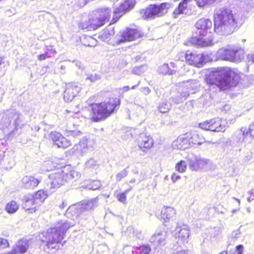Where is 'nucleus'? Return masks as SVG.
Listing matches in <instances>:
<instances>
[{
  "label": "nucleus",
  "mask_w": 254,
  "mask_h": 254,
  "mask_svg": "<svg viewBox=\"0 0 254 254\" xmlns=\"http://www.w3.org/2000/svg\"><path fill=\"white\" fill-rule=\"evenodd\" d=\"M199 127L204 130H208L215 132H223L226 128L225 125V122L222 121L219 118H214L200 123Z\"/></svg>",
  "instance_id": "nucleus-10"
},
{
  "label": "nucleus",
  "mask_w": 254,
  "mask_h": 254,
  "mask_svg": "<svg viewBox=\"0 0 254 254\" xmlns=\"http://www.w3.org/2000/svg\"><path fill=\"white\" fill-rule=\"evenodd\" d=\"M198 164V171L208 170L213 168L211 161L208 159L200 157Z\"/></svg>",
  "instance_id": "nucleus-30"
},
{
  "label": "nucleus",
  "mask_w": 254,
  "mask_h": 254,
  "mask_svg": "<svg viewBox=\"0 0 254 254\" xmlns=\"http://www.w3.org/2000/svg\"><path fill=\"white\" fill-rule=\"evenodd\" d=\"M17 251L16 250V249H14V247H12V250L10 252L6 253L5 254H17Z\"/></svg>",
  "instance_id": "nucleus-62"
},
{
  "label": "nucleus",
  "mask_w": 254,
  "mask_h": 254,
  "mask_svg": "<svg viewBox=\"0 0 254 254\" xmlns=\"http://www.w3.org/2000/svg\"><path fill=\"white\" fill-rule=\"evenodd\" d=\"M0 123L5 127L12 125L15 129L21 128L25 124L22 114L14 109L7 110L3 113Z\"/></svg>",
  "instance_id": "nucleus-8"
},
{
  "label": "nucleus",
  "mask_w": 254,
  "mask_h": 254,
  "mask_svg": "<svg viewBox=\"0 0 254 254\" xmlns=\"http://www.w3.org/2000/svg\"><path fill=\"white\" fill-rule=\"evenodd\" d=\"M237 254H243V245H240L236 247Z\"/></svg>",
  "instance_id": "nucleus-54"
},
{
  "label": "nucleus",
  "mask_w": 254,
  "mask_h": 254,
  "mask_svg": "<svg viewBox=\"0 0 254 254\" xmlns=\"http://www.w3.org/2000/svg\"><path fill=\"white\" fill-rule=\"evenodd\" d=\"M157 108L160 113L164 114L170 111L171 108V104L169 102L165 101L160 103Z\"/></svg>",
  "instance_id": "nucleus-36"
},
{
  "label": "nucleus",
  "mask_w": 254,
  "mask_h": 254,
  "mask_svg": "<svg viewBox=\"0 0 254 254\" xmlns=\"http://www.w3.org/2000/svg\"><path fill=\"white\" fill-rule=\"evenodd\" d=\"M23 200L24 202L23 204V207L26 211H29L30 213H33L36 211V205H38V204L36 203V201L33 199V195H28L25 196Z\"/></svg>",
  "instance_id": "nucleus-23"
},
{
  "label": "nucleus",
  "mask_w": 254,
  "mask_h": 254,
  "mask_svg": "<svg viewBox=\"0 0 254 254\" xmlns=\"http://www.w3.org/2000/svg\"><path fill=\"white\" fill-rule=\"evenodd\" d=\"M120 105V100L118 98L110 99L108 102L100 103H89L88 110L90 112V118L94 122L105 120Z\"/></svg>",
  "instance_id": "nucleus-3"
},
{
  "label": "nucleus",
  "mask_w": 254,
  "mask_h": 254,
  "mask_svg": "<svg viewBox=\"0 0 254 254\" xmlns=\"http://www.w3.org/2000/svg\"><path fill=\"white\" fill-rule=\"evenodd\" d=\"M247 127H243L236 130L228 140V143L234 147H238L248 138Z\"/></svg>",
  "instance_id": "nucleus-11"
},
{
  "label": "nucleus",
  "mask_w": 254,
  "mask_h": 254,
  "mask_svg": "<svg viewBox=\"0 0 254 254\" xmlns=\"http://www.w3.org/2000/svg\"><path fill=\"white\" fill-rule=\"evenodd\" d=\"M217 59L228 61L232 62H240L244 58V51L239 47H233L229 48H220L216 54Z\"/></svg>",
  "instance_id": "nucleus-7"
},
{
  "label": "nucleus",
  "mask_w": 254,
  "mask_h": 254,
  "mask_svg": "<svg viewBox=\"0 0 254 254\" xmlns=\"http://www.w3.org/2000/svg\"><path fill=\"white\" fill-rule=\"evenodd\" d=\"M52 57V55L49 54L48 52L45 54H41L38 56V59L40 61L45 60L47 58Z\"/></svg>",
  "instance_id": "nucleus-52"
},
{
  "label": "nucleus",
  "mask_w": 254,
  "mask_h": 254,
  "mask_svg": "<svg viewBox=\"0 0 254 254\" xmlns=\"http://www.w3.org/2000/svg\"><path fill=\"white\" fill-rule=\"evenodd\" d=\"M98 166L97 161L93 158H90L85 163V167L88 169H96Z\"/></svg>",
  "instance_id": "nucleus-44"
},
{
  "label": "nucleus",
  "mask_w": 254,
  "mask_h": 254,
  "mask_svg": "<svg viewBox=\"0 0 254 254\" xmlns=\"http://www.w3.org/2000/svg\"><path fill=\"white\" fill-rule=\"evenodd\" d=\"M90 20L93 30L103 26L105 23V22L100 19V18L96 16L95 14L93 18L90 19Z\"/></svg>",
  "instance_id": "nucleus-35"
},
{
  "label": "nucleus",
  "mask_w": 254,
  "mask_h": 254,
  "mask_svg": "<svg viewBox=\"0 0 254 254\" xmlns=\"http://www.w3.org/2000/svg\"><path fill=\"white\" fill-rule=\"evenodd\" d=\"M186 60L190 64L199 66L204 63L203 57L202 54H193L190 51H188L185 54Z\"/></svg>",
  "instance_id": "nucleus-22"
},
{
  "label": "nucleus",
  "mask_w": 254,
  "mask_h": 254,
  "mask_svg": "<svg viewBox=\"0 0 254 254\" xmlns=\"http://www.w3.org/2000/svg\"><path fill=\"white\" fill-rule=\"evenodd\" d=\"M143 68H144L143 66H141L140 67H135L133 68L132 72L136 75H140L143 72L142 70Z\"/></svg>",
  "instance_id": "nucleus-51"
},
{
  "label": "nucleus",
  "mask_w": 254,
  "mask_h": 254,
  "mask_svg": "<svg viewBox=\"0 0 254 254\" xmlns=\"http://www.w3.org/2000/svg\"><path fill=\"white\" fill-rule=\"evenodd\" d=\"M172 181L175 182H176V181H177L178 180H179L180 178V176L178 175L177 174H175V173H174L172 175Z\"/></svg>",
  "instance_id": "nucleus-57"
},
{
  "label": "nucleus",
  "mask_w": 254,
  "mask_h": 254,
  "mask_svg": "<svg viewBox=\"0 0 254 254\" xmlns=\"http://www.w3.org/2000/svg\"><path fill=\"white\" fill-rule=\"evenodd\" d=\"M76 149L81 155H85L90 153L93 150V145L91 141L87 138H83L75 146Z\"/></svg>",
  "instance_id": "nucleus-18"
},
{
  "label": "nucleus",
  "mask_w": 254,
  "mask_h": 254,
  "mask_svg": "<svg viewBox=\"0 0 254 254\" xmlns=\"http://www.w3.org/2000/svg\"><path fill=\"white\" fill-rule=\"evenodd\" d=\"M240 79L239 74L228 67H221L211 71L206 75V82L210 86H216L226 90L237 85Z\"/></svg>",
  "instance_id": "nucleus-2"
},
{
  "label": "nucleus",
  "mask_w": 254,
  "mask_h": 254,
  "mask_svg": "<svg viewBox=\"0 0 254 254\" xmlns=\"http://www.w3.org/2000/svg\"><path fill=\"white\" fill-rule=\"evenodd\" d=\"M248 131V137H254V123L250 125L249 128L247 127Z\"/></svg>",
  "instance_id": "nucleus-46"
},
{
  "label": "nucleus",
  "mask_w": 254,
  "mask_h": 254,
  "mask_svg": "<svg viewBox=\"0 0 254 254\" xmlns=\"http://www.w3.org/2000/svg\"><path fill=\"white\" fill-rule=\"evenodd\" d=\"M41 181L33 176H25L21 180V186L23 188L33 190L36 188Z\"/></svg>",
  "instance_id": "nucleus-19"
},
{
  "label": "nucleus",
  "mask_w": 254,
  "mask_h": 254,
  "mask_svg": "<svg viewBox=\"0 0 254 254\" xmlns=\"http://www.w3.org/2000/svg\"><path fill=\"white\" fill-rule=\"evenodd\" d=\"M86 79V80H89L91 82H95L100 79V76L98 74L95 73L94 74L88 75Z\"/></svg>",
  "instance_id": "nucleus-47"
},
{
  "label": "nucleus",
  "mask_w": 254,
  "mask_h": 254,
  "mask_svg": "<svg viewBox=\"0 0 254 254\" xmlns=\"http://www.w3.org/2000/svg\"><path fill=\"white\" fill-rule=\"evenodd\" d=\"M140 83V81H138V82H137V84L136 85H133L131 88H130V89H135L138 86V85H139Z\"/></svg>",
  "instance_id": "nucleus-64"
},
{
  "label": "nucleus",
  "mask_w": 254,
  "mask_h": 254,
  "mask_svg": "<svg viewBox=\"0 0 254 254\" xmlns=\"http://www.w3.org/2000/svg\"><path fill=\"white\" fill-rule=\"evenodd\" d=\"M101 186L102 185L100 181L94 180L88 184L86 186V188L89 190H96L99 189Z\"/></svg>",
  "instance_id": "nucleus-41"
},
{
  "label": "nucleus",
  "mask_w": 254,
  "mask_h": 254,
  "mask_svg": "<svg viewBox=\"0 0 254 254\" xmlns=\"http://www.w3.org/2000/svg\"><path fill=\"white\" fill-rule=\"evenodd\" d=\"M176 210L173 207L170 206H164L161 210V218L165 222L169 221L175 217Z\"/></svg>",
  "instance_id": "nucleus-26"
},
{
  "label": "nucleus",
  "mask_w": 254,
  "mask_h": 254,
  "mask_svg": "<svg viewBox=\"0 0 254 254\" xmlns=\"http://www.w3.org/2000/svg\"><path fill=\"white\" fill-rule=\"evenodd\" d=\"M212 23L209 19L201 18L195 24L197 31L196 35L192 37L190 42L200 47H206L213 44L210 32Z\"/></svg>",
  "instance_id": "nucleus-5"
},
{
  "label": "nucleus",
  "mask_w": 254,
  "mask_h": 254,
  "mask_svg": "<svg viewBox=\"0 0 254 254\" xmlns=\"http://www.w3.org/2000/svg\"><path fill=\"white\" fill-rule=\"evenodd\" d=\"M190 137L189 140L190 144L192 145H201L205 141V138L201 135L196 132H193L191 134H189Z\"/></svg>",
  "instance_id": "nucleus-29"
},
{
  "label": "nucleus",
  "mask_w": 254,
  "mask_h": 254,
  "mask_svg": "<svg viewBox=\"0 0 254 254\" xmlns=\"http://www.w3.org/2000/svg\"><path fill=\"white\" fill-rule=\"evenodd\" d=\"M142 36V34L139 30L136 29L127 28L121 34V38L117 40L116 44L119 45L125 42L133 41Z\"/></svg>",
  "instance_id": "nucleus-13"
},
{
  "label": "nucleus",
  "mask_w": 254,
  "mask_h": 254,
  "mask_svg": "<svg viewBox=\"0 0 254 254\" xmlns=\"http://www.w3.org/2000/svg\"><path fill=\"white\" fill-rule=\"evenodd\" d=\"M79 174L74 170H69L68 168L64 167L63 169L51 174L49 176L50 184H47L49 192L52 193L68 181L76 179Z\"/></svg>",
  "instance_id": "nucleus-6"
},
{
  "label": "nucleus",
  "mask_w": 254,
  "mask_h": 254,
  "mask_svg": "<svg viewBox=\"0 0 254 254\" xmlns=\"http://www.w3.org/2000/svg\"><path fill=\"white\" fill-rule=\"evenodd\" d=\"M76 212H77V210H76V208L75 207H69L67 209V210H66V215L67 216V217H69L70 214H72V213H75V216L76 217L78 215V214L76 213Z\"/></svg>",
  "instance_id": "nucleus-48"
},
{
  "label": "nucleus",
  "mask_w": 254,
  "mask_h": 254,
  "mask_svg": "<svg viewBox=\"0 0 254 254\" xmlns=\"http://www.w3.org/2000/svg\"><path fill=\"white\" fill-rule=\"evenodd\" d=\"M115 34L114 29L112 27H109L103 31L102 37L105 38H108L110 36L113 35Z\"/></svg>",
  "instance_id": "nucleus-45"
},
{
  "label": "nucleus",
  "mask_w": 254,
  "mask_h": 254,
  "mask_svg": "<svg viewBox=\"0 0 254 254\" xmlns=\"http://www.w3.org/2000/svg\"><path fill=\"white\" fill-rule=\"evenodd\" d=\"M167 233L166 231H160L154 234L150 238V242L160 246H164L166 244Z\"/></svg>",
  "instance_id": "nucleus-24"
},
{
  "label": "nucleus",
  "mask_w": 254,
  "mask_h": 254,
  "mask_svg": "<svg viewBox=\"0 0 254 254\" xmlns=\"http://www.w3.org/2000/svg\"><path fill=\"white\" fill-rule=\"evenodd\" d=\"M98 198L97 197L91 198L83 201L80 205L81 211L91 210L98 206Z\"/></svg>",
  "instance_id": "nucleus-27"
},
{
  "label": "nucleus",
  "mask_w": 254,
  "mask_h": 254,
  "mask_svg": "<svg viewBox=\"0 0 254 254\" xmlns=\"http://www.w3.org/2000/svg\"><path fill=\"white\" fill-rule=\"evenodd\" d=\"M4 67V58L0 57V69H1Z\"/></svg>",
  "instance_id": "nucleus-60"
},
{
  "label": "nucleus",
  "mask_w": 254,
  "mask_h": 254,
  "mask_svg": "<svg viewBox=\"0 0 254 254\" xmlns=\"http://www.w3.org/2000/svg\"><path fill=\"white\" fill-rule=\"evenodd\" d=\"M214 31L218 35H228L244 22L241 11L222 7L217 8L214 13Z\"/></svg>",
  "instance_id": "nucleus-1"
},
{
  "label": "nucleus",
  "mask_w": 254,
  "mask_h": 254,
  "mask_svg": "<svg viewBox=\"0 0 254 254\" xmlns=\"http://www.w3.org/2000/svg\"><path fill=\"white\" fill-rule=\"evenodd\" d=\"M190 135L187 133L184 135L179 136L174 140L172 143V147L174 149L185 150L189 148L190 144L189 140Z\"/></svg>",
  "instance_id": "nucleus-20"
},
{
  "label": "nucleus",
  "mask_w": 254,
  "mask_h": 254,
  "mask_svg": "<svg viewBox=\"0 0 254 254\" xmlns=\"http://www.w3.org/2000/svg\"><path fill=\"white\" fill-rule=\"evenodd\" d=\"M174 254H190V253L189 250H181L178 251Z\"/></svg>",
  "instance_id": "nucleus-56"
},
{
  "label": "nucleus",
  "mask_w": 254,
  "mask_h": 254,
  "mask_svg": "<svg viewBox=\"0 0 254 254\" xmlns=\"http://www.w3.org/2000/svg\"><path fill=\"white\" fill-rule=\"evenodd\" d=\"M78 27L79 29L83 30L84 31L93 30L90 19L88 21H84L80 22L78 24Z\"/></svg>",
  "instance_id": "nucleus-39"
},
{
  "label": "nucleus",
  "mask_w": 254,
  "mask_h": 254,
  "mask_svg": "<svg viewBox=\"0 0 254 254\" xmlns=\"http://www.w3.org/2000/svg\"><path fill=\"white\" fill-rule=\"evenodd\" d=\"M171 5L169 3H162L160 5L151 4L142 10V17L145 19H148L161 16L167 12Z\"/></svg>",
  "instance_id": "nucleus-9"
},
{
  "label": "nucleus",
  "mask_w": 254,
  "mask_h": 254,
  "mask_svg": "<svg viewBox=\"0 0 254 254\" xmlns=\"http://www.w3.org/2000/svg\"><path fill=\"white\" fill-rule=\"evenodd\" d=\"M130 89V88L128 86H125L123 87L121 90H122L123 92H127Z\"/></svg>",
  "instance_id": "nucleus-63"
},
{
  "label": "nucleus",
  "mask_w": 254,
  "mask_h": 254,
  "mask_svg": "<svg viewBox=\"0 0 254 254\" xmlns=\"http://www.w3.org/2000/svg\"><path fill=\"white\" fill-rule=\"evenodd\" d=\"M74 62L75 63L76 66L78 67L79 68L83 69V67L81 62L78 61L77 60H75L74 61Z\"/></svg>",
  "instance_id": "nucleus-58"
},
{
  "label": "nucleus",
  "mask_w": 254,
  "mask_h": 254,
  "mask_svg": "<svg viewBox=\"0 0 254 254\" xmlns=\"http://www.w3.org/2000/svg\"><path fill=\"white\" fill-rule=\"evenodd\" d=\"M247 59L249 62H252L253 63H254V54H249L247 57Z\"/></svg>",
  "instance_id": "nucleus-59"
},
{
  "label": "nucleus",
  "mask_w": 254,
  "mask_h": 254,
  "mask_svg": "<svg viewBox=\"0 0 254 254\" xmlns=\"http://www.w3.org/2000/svg\"><path fill=\"white\" fill-rule=\"evenodd\" d=\"M187 169V163L184 160H181L176 165V169L180 173L186 171Z\"/></svg>",
  "instance_id": "nucleus-43"
},
{
  "label": "nucleus",
  "mask_w": 254,
  "mask_h": 254,
  "mask_svg": "<svg viewBox=\"0 0 254 254\" xmlns=\"http://www.w3.org/2000/svg\"><path fill=\"white\" fill-rule=\"evenodd\" d=\"M136 249L138 250L139 254H149L151 251V248L148 244L142 245L139 247H136Z\"/></svg>",
  "instance_id": "nucleus-40"
},
{
  "label": "nucleus",
  "mask_w": 254,
  "mask_h": 254,
  "mask_svg": "<svg viewBox=\"0 0 254 254\" xmlns=\"http://www.w3.org/2000/svg\"><path fill=\"white\" fill-rule=\"evenodd\" d=\"M9 244L6 239L0 238V249H4L8 247Z\"/></svg>",
  "instance_id": "nucleus-49"
},
{
  "label": "nucleus",
  "mask_w": 254,
  "mask_h": 254,
  "mask_svg": "<svg viewBox=\"0 0 254 254\" xmlns=\"http://www.w3.org/2000/svg\"><path fill=\"white\" fill-rule=\"evenodd\" d=\"M158 71L159 73L163 74L172 75L176 73L175 70L170 69L168 64H163L160 66L158 68Z\"/></svg>",
  "instance_id": "nucleus-38"
},
{
  "label": "nucleus",
  "mask_w": 254,
  "mask_h": 254,
  "mask_svg": "<svg viewBox=\"0 0 254 254\" xmlns=\"http://www.w3.org/2000/svg\"><path fill=\"white\" fill-rule=\"evenodd\" d=\"M80 41L83 45L91 47L96 46L97 44V41L95 38L85 35L80 37Z\"/></svg>",
  "instance_id": "nucleus-32"
},
{
  "label": "nucleus",
  "mask_w": 254,
  "mask_h": 254,
  "mask_svg": "<svg viewBox=\"0 0 254 254\" xmlns=\"http://www.w3.org/2000/svg\"><path fill=\"white\" fill-rule=\"evenodd\" d=\"M80 90L81 87L77 83H69L67 84L64 94V100L67 102L71 101Z\"/></svg>",
  "instance_id": "nucleus-15"
},
{
  "label": "nucleus",
  "mask_w": 254,
  "mask_h": 254,
  "mask_svg": "<svg viewBox=\"0 0 254 254\" xmlns=\"http://www.w3.org/2000/svg\"><path fill=\"white\" fill-rule=\"evenodd\" d=\"M141 92L145 95H148L150 92V90L148 87H145L141 88Z\"/></svg>",
  "instance_id": "nucleus-55"
},
{
  "label": "nucleus",
  "mask_w": 254,
  "mask_h": 254,
  "mask_svg": "<svg viewBox=\"0 0 254 254\" xmlns=\"http://www.w3.org/2000/svg\"><path fill=\"white\" fill-rule=\"evenodd\" d=\"M47 52L49 53V54L52 56L54 55L56 53L55 50H54L53 48V46L51 45L47 46Z\"/></svg>",
  "instance_id": "nucleus-53"
},
{
  "label": "nucleus",
  "mask_w": 254,
  "mask_h": 254,
  "mask_svg": "<svg viewBox=\"0 0 254 254\" xmlns=\"http://www.w3.org/2000/svg\"><path fill=\"white\" fill-rule=\"evenodd\" d=\"M200 157L192 153H189L186 157L189 168L191 171H198V162Z\"/></svg>",
  "instance_id": "nucleus-25"
},
{
  "label": "nucleus",
  "mask_w": 254,
  "mask_h": 254,
  "mask_svg": "<svg viewBox=\"0 0 254 254\" xmlns=\"http://www.w3.org/2000/svg\"><path fill=\"white\" fill-rule=\"evenodd\" d=\"M190 235V229L187 225L177 224L174 236L183 242L187 241Z\"/></svg>",
  "instance_id": "nucleus-21"
},
{
  "label": "nucleus",
  "mask_w": 254,
  "mask_h": 254,
  "mask_svg": "<svg viewBox=\"0 0 254 254\" xmlns=\"http://www.w3.org/2000/svg\"><path fill=\"white\" fill-rule=\"evenodd\" d=\"M128 168V167H127L126 168L123 169L117 174L116 178L117 182H120L122 179L125 178L127 176L128 174V171H127Z\"/></svg>",
  "instance_id": "nucleus-42"
},
{
  "label": "nucleus",
  "mask_w": 254,
  "mask_h": 254,
  "mask_svg": "<svg viewBox=\"0 0 254 254\" xmlns=\"http://www.w3.org/2000/svg\"><path fill=\"white\" fill-rule=\"evenodd\" d=\"M111 9L108 8L98 9L95 15L104 22L108 21L111 15Z\"/></svg>",
  "instance_id": "nucleus-31"
},
{
  "label": "nucleus",
  "mask_w": 254,
  "mask_h": 254,
  "mask_svg": "<svg viewBox=\"0 0 254 254\" xmlns=\"http://www.w3.org/2000/svg\"><path fill=\"white\" fill-rule=\"evenodd\" d=\"M47 196L48 194L46 191L40 190L37 191L33 197L35 201H36V203L38 204V205H39L44 201Z\"/></svg>",
  "instance_id": "nucleus-33"
},
{
  "label": "nucleus",
  "mask_w": 254,
  "mask_h": 254,
  "mask_svg": "<svg viewBox=\"0 0 254 254\" xmlns=\"http://www.w3.org/2000/svg\"><path fill=\"white\" fill-rule=\"evenodd\" d=\"M50 138L59 148H66L71 145L70 140L58 132H52L50 134Z\"/></svg>",
  "instance_id": "nucleus-17"
},
{
  "label": "nucleus",
  "mask_w": 254,
  "mask_h": 254,
  "mask_svg": "<svg viewBox=\"0 0 254 254\" xmlns=\"http://www.w3.org/2000/svg\"><path fill=\"white\" fill-rule=\"evenodd\" d=\"M117 198L120 202L125 203L127 200L126 194L124 192L121 193L118 195Z\"/></svg>",
  "instance_id": "nucleus-50"
},
{
  "label": "nucleus",
  "mask_w": 254,
  "mask_h": 254,
  "mask_svg": "<svg viewBox=\"0 0 254 254\" xmlns=\"http://www.w3.org/2000/svg\"><path fill=\"white\" fill-rule=\"evenodd\" d=\"M75 225L67 220H60L54 227L48 229L44 234L45 240L49 249H59V244L61 242L68 229Z\"/></svg>",
  "instance_id": "nucleus-4"
},
{
  "label": "nucleus",
  "mask_w": 254,
  "mask_h": 254,
  "mask_svg": "<svg viewBox=\"0 0 254 254\" xmlns=\"http://www.w3.org/2000/svg\"><path fill=\"white\" fill-rule=\"evenodd\" d=\"M187 2L188 0H184L179 3L178 8L174 11V17H176L179 14L187 13L185 11L187 9Z\"/></svg>",
  "instance_id": "nucleus-34"
},
{
  "label": "nucleus",
  "mask_w": 254,
  "mask_h": 254,
  "mask_svg": "<svg viewBox=\"0 0 254 254\" xmlns=\"http://www.w3.org/2000/svg\"><path fill=\"white\" fill-rule=\"evenodd\" d=\"M231 109V106L230 105L226 104L223 107V110L226 112L229 111Z\"/></svg>",
  "instance_id": "nucleus-61"
},
{
  "label": "nucleus",
  "mask_w": 254,
  "mask_h": 254,
  "mask_svg": "<svg viewBox=\"0 0 254 254\" xmlns=\"http://www.w3.org/2000/svg\"><path fill=\"white\" fill-rule=\"evenodd\" d=\"M135 3V0H125L119 7L115 8L112 19L113 22H116L126 12L131 9L134 7Z\"/></svg>",
  "instance_id": "nucleus-12"
},
{
  "label": "nucleus",
  "mask_w": 254,
  "mask_h": 254,
  "mask_svg": "<svg viewBox=\"0 0 254 254\" xmlns=\"http://www.w3.org/2000/svg\"><path fill=\"white\" fill-rule=\"evenodd\" d=\"M29 247V242L26 239L19 240L13 247L17 251V254L25 253Z\"/></svg>",
  "instance_id": "nucleus-28"
},
{
  "label": "nucleus",
  "mask_w": 254,
  "mask_h": 254,
  "mask_svg": "<svg viewBox=\"0 0 254 254\" xmlns=\"http://www.w3.org/2000/svg\"><path fill=\"white\" fill-rule=\"evenodd\" d=\"M136 141L139 149L144 152H146L153 145L152 138L144 133H140L136 139Z\"/></svg>",
  "instance_id": "nucleus-14"
},
{
  "label": "nucleus",
  "mask_w": 254,
  "mask_h": 254,
  "mask_svg": "<svg viewBox=\"0 0 254 254\" xmlns=\"http://www.w3.org/2000/svg\"><path fill=\"white\" fill-rule=\"evenodd\" d=\"M198 85V83L196 80L188 82L185 85L186 90L183 91L179 98L174 100L175 103L179 104L185 100L190 94L194 93Z\"/></svg>",
  "instance_id": "nucleus-16"
},
{
  "label": "nucleus",
  "mask_w": 254,
  "mask_h": 254,
  "mask_svg": "<svg viewBox=\"0 0 254 254\" xmlns=\"http://www.w3.org/2000/svg\"><path fill=\"white\" fill-rule=\"evenodd\" d=\"M18 208L19 205L16 202L12 200L6 204L5 209L8 213H14L18 210Z\"/></svg>",
  "instance_id": "nucleus-37"
}]
</instances>
